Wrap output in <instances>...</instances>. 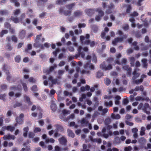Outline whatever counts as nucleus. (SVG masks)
I'll use <instances>...</instances> for the list:
<instances>
[{
    "instance_id": "obj_21",
    "label": "nucleus",
    "mask_w": 151,
    "mask_h": 151,
    "mask_svg": "<svg viewBox=\"0 0 151 151\" xmlns=\"http://www.w3.org/2000/svg\"><path fill=\"white\" fill-rule=\"evenodd\" d=\"M81 14V13L79 12H76L74 13V15L76 17H78L80 16Z\"/></svg>"
},
{
    "instance_id": "obj_57",
    "label": "nucleus",
    "mask_w": 151,
    "mask_h": 151,
    "mask_svg": "<svg viewBox=\"0 0 151 151\" xmlns=\"http://www.w3.org/2000/svg\"><path fill=\"white\" fill-rule=\"evenodd\" d=\"M34 136V134L32 133H30L29 134V137L32 138Z\"/></svg>"
},
{
    "instance_id": "obj_59",
    "label": "nucleus",
    "mask_w": 151,
    "mask_h": 151,
    "mask_svg": "<svg viewBox=\"0 0 151 151\" xmlns=\"http://www.w3.org/2000/svg\"><path fill=\"white\" fill-rule=\"evenodd\" d=\"M118 110V107H115L114 108V112H117Z\"/></svg>"
},
{
    "instance_id": "obj_39",
    "label": "nucleus",
    "mask_w": 151,
    "mask_h": 151,
    "mask_svg": "<svg viewBox=\"0 0 151 151\" xmlns=\"http://www.w3.org/2000/svg\"><path fill=\"white\" fill-rule=\"evenodd\" d=\"M110 51L112 53L114 52L115 51V48L114 47H111L110 49Z\"/></svg>"
},
{
    "instance_id": "obj_20",
    "label": "nucleus",
    "mask_w": 151,
    "mask_h": 151,
    "mask_svg": "<svg viewBox=\"0 0 151 151\" xmlns=\"http://www.w3.org/2000/svg\"><path fill=\"white\" fill-rule=\"evenodd\" d=\"M46 141L47 143H48L49 142L53 143L54 142V140L52 138L50 139H46Z\"/></svg>"
},
{
    "instance_id": "obj_38",
    "label": "nucleus",
    "mask_w": 151,
    "mask_h": 151,
    "mask_svg": "<svg viewBox=\"0 0 151 151\" xmlns=\"http://www.w3.org/2000/svg\"><path fill=\"white\" fill-rule=\"evenodd\" d=\"M39 124L41 126H42L44 124V122L43 120H41L39 122Z\"/></svg>"
},
{
    "instance_id": "obj_13",
    "label": "nucleus",
    "mask_w": 151,
    "mask_h": 151,
    "mask_svg": "<svg viewBox=\"0 0 151 151\" xmlns=\"http://www.w3.org/2000/svg\"><path fill=\"white\" fill-rule=\"evenodd\" d=\"M68 134L69 136L73 137H74V133L70 130L68 131Z\"/></svg>"
},
{
    "instance_id": "obj_16",
    "label": "nucleus",
    "mask_w": 151,
    "mask_h": 151,
    "mask_svg": "<svg viewBox=\"0 0 151 151\" xmlns=\"http://www.w3.org/2000/svg\"><path fill=\"white\" fill-rule=\"evenodd\" d=\"M141 79L139 80H138V81H137L136 83L137 84H138L140 82H142V79L146 77V76L145 75H142L141 76Z\"/></svg>"
},
{
    "instance_id": "obj_7",
    "label": "nucleus",
    "mask_w": 151,
    "mask_h": 151,
    "mask_svg": "<svg viewBox=\"0 0 151 151\" xmlns=\"http://www.w3.org/2000/svg\"><path fill=\"white\" fill-rule=\"evenodd\" d=\"M111 117L112 118L115 119H119L120 118V116L119 114L114 115L112 114L111 115Z\"/></svg>"
},
{
    "instance_id": "obj_22",
    "label": "nucleus",
    "mask_w": 151,
    "mask_h": 151,
    "mask_svg": "<svg viewBox=\"0 0 151 151\" xmlns=\"http://www.w3.org/2000/svg\"><path fill=\"white\" fill-rule=\"evenodd\" d=\"M7 32V30H3L1 33L0 36L2 37L4 34H6Z\"/></svg>"
},
{
    "instance_id": "obj_56",
    "label": "nucleus",
    "mask_w": 151,
    "mask_h": 151,
    "mask_svg": "<svg viewBox=\"0 0 151 151\" xmlns=\"http://www.w3.org/2000/svg\"><path fill=\"white\" fill-rule=\"evenodd\" d=\"M65 64V63L63 61H61L59 64V65L60 66H62L64 65Z\"/></svg>"
},
{
    "instance_id": "obj_3",
    "label": "nucleus",
    "mask_w": 151,
    "mask_h": 151,
    "mask_svg": "<svg viewBox=\"0 0 151 151\" xmlns=\"http://www.w3.org/2000/svg\"><path fill=\"white\" fill-rule=\"evenodd\" d=\"M4 138L5 139H14V136L13 135H5Z\"/></svg>"
},
{
    "instance_id": "obj_42",
    "label": "nucleus",
    "mask_w": 151,
    "mask_h": 151,
    "mask_svg": "<svg viewBox=\"0 0 151 151\" xmlns=\"http://www.w3.org/2000/svg\"><path fill=\"white\" fill-rule=\"evenodd\" d=\"M63 112L64 114H69V112L65 110H64L63 111Z\"/></svg>"
},
{
    "instance_id": "obj_60",
    "label": "nucleus",
    "mask_w": 151,
    "mask_h": 151,
    "mask_svg": "<svg viewBox=\"0 0 151 151\" xmlns=\"http://www.w3.org/2000/svg\"><path fill=\"white\" fill-rule=\"evenodd\" d=\"M113 134L115 135H118L119 134V132L117 131H116L114 132Z\"/></svg>"
},
{
    "instance_id": "obj_31",
    "label": "nucleus",
    "mask_w": 151,
    "mask_h": 151,
    "mask_svg": "<svg viewBox=\"0 0 151 151\" xmlns=\"http://www.w3.org/2000/svg\"><path fill=\"white\" fill-rule=\"evenodd\" d=\"M41 129L40 128L36 127L35 128L34 130V132H37L40 131Z\"/></svg>"
},
{
    "instance_id": "obj_62",
    "label": "nucleus",
    "mask_w": 151,
    "mask_h": 151,
    "mask_svg": "<svg viewBox=\"0 0 151 151\" xmlns=\"http://www.w3.org/2000/svg\"><path fill=\"white\" fill-rule=\"evenodd\" d=\"M138 15V13L137 12H135L132 14V15L133 16H137Z\"/></svg>"
},
{
    "instance_id": "obj_1",
    "label": "nucleus",
    "mask_w": 151,
    "mask_h": 151,
    "mask_svg": "<svg viewBox=\"0 0 151 151\" xmlns=\"http://www.w3.org/2000/svg\"><path fill=\"white\" fill-rule=\"evenodd\" d=\"M89 37V35L88 34H87L86 35V37L85 38L83 36H81L80 37V40L82 42V43H83V40H85L86 41V42L85 43V44H88L89 43L91 46L92 47H93L94 45V42L93 41H92L91 42H89L88 40H87L88 38Z\"/></svg>"
},
{
    "instance_id": "obj_24",
    "label": "nucleus",
    "mask_w": 151,
    "mask_h": 151,
    "mask_svg": "<svg viewBox=\"0 0 151 151\" xmlns=\"http://www.w3.org/2000/svg\"><path fill=\"white\" fill-rule=\"evenodd\" d=\"M15 60L16 62H19L20 60V57L19 56H16L15 57Z\"/></svg>"
},
{
    "instance_id": "obj_46",
    "label": "nucleus",
    "mask_w": 151,
    "mask_h": 151,
    "mask_svg": "<svg viewBox=\"0 0 151 151\" xmlns=\"http://www.w3.org/2000/svg\"><path fill=\"white\" fill-rule=\"evenodd\" d=\"M55 92V91L54 90H52L50 91V93L52 95L54 94Z\"/></svg>"
},
{
    "instance_id": "obj_55",
    "label": "nucleus",
    "mask_w": 151,
    "mask_h": 151,
    "mask_svg": "<svg viewBox=\"0 0 151 151\" xmlns=\"http://www.w3.org/2000/svg\"><path fill=\"white\" fill-rule=\"evenodd\" d=\"M60 148L58 146H56L55 147V150L56 151H59L60 150Z\"/></svg>"
},
{
    "instance_id": "obj_50",
    "label": "nucleus",
    "mask_w": 151,
    "mask_h": 151,
    "mask_svg": "<svg viewBox=\"0 0 151 151\" xmlns=\"http://www.w3.org/2000/svg\"><path fill=\"white\" fill-rule=\"evenodd\" d=\"M19 11L18 10H16L14 13V15H16L19 13Z\"/></svg>"
},
{
    "instance_id": "obj_43",
    "label": "nucleus",
    "mask_w": 151,
    "mask_h": 151,
    "mask_svg": "<svg viewBox=\"0 0 151 151\" xmlns=\"http://www.w3.org/2000/svg\"><path fill=\"white\" fill-rule=\"evenodd\" d=\"M25 99L26 102L29 103V98L27 96L25 97Z\"/></svg>"
},
{
    "instance_id": "obj_63",
    "label": "nucleus",
    "mask_w": 151,
    "mask_h": 151,
    "mask_svg": "<svg viewBox=\"0 0 151 151\" xmlns=\"http://www.w3.org/2000/svg\"><path fill=\"white\" fill-rule=\"evenodd\" d=\"M124 112V109H122L120 111V114H123Z\"/></svg>"
},
{
    "instance_id": "obj_9",
    "label": "nucleus",
    "mask_w": 151,
    "mask_h": 151,
    "mask_svg": "<svg viewBox=\"0 0 151 151\" xmlns=\"http://www.w3.org/2000/svg\"><path fill=\"white\" fill-rule=\"evenodd\" d=\"M88 67L90 69H93L94 68L93 65L89 64H87L85 66V68H87Z\"/></svg>"
},
{
    "instance_id": "obj_2",
    "label": "nucleus",
    "mask_w": 151,
    "mask_h": 151,
    "mask_svg": "<svg viewBox=\"0 0 151 151\" xmlns=\"http://www.w3.org/2000/svg\"><path fill=\"white\" fill-rule=\"evenodd\" d=\"M24 115L23 114H22L20 115L19 117V118H17L16 119V122L17 123L19 124H21L23 122L22 119Z\"/></svg>"
},
{
    "instance_id": "obj_49",
    "label": "nucleus",
    "mask_w": 151,
    "mask_h": 151,
    "mask_svg": "<svg viewBox=\"0 0 151 151\" xmlns=\"http://www.w3.org/2000/svg\"><path fill=\"white\" fill-rule=\"evenodd\" d=\"M132 112L133 114H136L138 112L137 110L136 109H134L133 110Z\"/></svg>"
},
{
    "instance_id": "obj_12",
    "label": "nucleus",
    "mask_w": 151,
    "mask_h": 151,
    "mask_svg": "<svg viewBox=\"0 0 151 151\" xmlns=\"http://www.w3.org/2000/svg\"><path fill=\"white\" fill-rule=\"evenodd\" d=\"M24 133L23 134V135L24 137H25L27 135V132L28 130V128L27 127H25L24 128Z\"/></svg>"
},
{
    "instance_id": "obj_11",
    "label": "nucleus",
    "mask_w": 151,
    "mask_h": 151,
    "mask_svg": "<svg viewBox=\"0 0 151 151\" xmlns=\"http://www.w3.org/2000/svg\"><path fill=\"white\" fill-rule=\"evenodd\" d=\"M145 129L143 127H142L141 128V131H140V134L141 135H144L145 134Z\"/></svg>"
},
{
    "instance_id": "obj_32",
    "label": "nucleus",
    "mask_w": 151,
    "mask_h": 151,
    "mask_svg": "<svg viewBox=\"0 0 151 151\" xmlns=\"http://www.w3.org/2000/svg\"><path fill=\"white\" fill-rule=\"evenodd\" d=\"M86 24H78L79 28L84 27H85Z\"/></svg>"
},
{
    "instance_id": "obj_33",
    "label": "nucleus",
    "mask_w": 151,
    "mask_h": 151,
    "mask_svg": "<svg viewBox=\"0 0 151 151\" xmlns=\"http://www.w3.org/2000/svg\"><path fill=\"white\" fill-rule=\"evenodd\" d=\"M11 39L13 41L15 42H17V39L14 36H12L11 38Z\"/></svg>"
},
{
    "instance_id": "obj_45",
    "label": "nucleus",
    "mask_w": 151,
    "mask_h": 151,
    "mask_svg": "<svg viewBox=\"0 0 151 151\" xmlns=\"http://www.w3.org/2000/svg\"><path fill=\"white\" fill-rule=\"evenodd\" d=\"M126 123L127 125H128L129 126H132L133 124L132 123L129 122L127 121V122H126Z\"/></svg>"
},
{
    "instance_id": "obj_27",
    "label": "nucleus",
    "mask_w": 151,
    "mask_h": 151,
    "mask_svg": "<svg viewBox=\"0 0 151 151\" xmlns=\"http://www.w3.org/2000/svg\"><path fill=\"white\" fill-rule=\"evenodd\" d=\"M20 36L21 38H23L25 35V32L24 31H22L20 34Z\"/></svg>"
},
{
    "instance_id": "obj_10",
    "label": "nucleus",
    "mask_w": 151,
    "mask_h": 151,
    "mask_svg": "<svg viewBox=\"0 0 151 151\" xmlns=\"http://www.w3.org/2000/svg\"><path fill=\"white\" fill-rule=\"evenodd\" d=\"M21 89V88H19L18 87H17V88L13 87L11 89L12 91H15L16 92L17 91H20Z\"/></svg>"
},
{
    "instance_id": "obj_30",
    "label": "nucleus",
    "mask_w": 151,
    "mask_h": 151,
    "mask_svg": "<svg viewBox=\"0 0 151 151\" xmlns=\"http://www.w3.org/2000/svg\"><path fill=\"white\" fill-rule=\"evenodd\" d=\"M132 147L130 146H129L128 147H125L124 150L125 151H130Z\"/></svg>"
},
{
    "instance_id": "obj_48",
    "label": "nucleus",
    "mask_w": 151,
    "mask_h": 151,
    "mask_svg": "<svg viewBox=\"0 0 151 151\" xmlns=\"http://www.w3.org/2000/svg\"><path fill=\"white\" fill-rule=\"evenodd\" d=\"M143 104L142 103L140 104L138 106V108L139 109H140L142 107Z\"/></svg>"
},
{
    "instance_id": "obj_25",
    "label": "nucleus",
    "mask_w": 151,
    "mask_h": 151,
    "mask_svg": "<svg viewBox=\"0 0 151 151\" xmlns=\"http://www.w3.org/2000/svg\"><path fill=\"white\" fill-rule=\"evenodd\" d=\"M11 1L12 2H14L15 3V5L16 6H18L19 5V4L18 2H17L16 0H11Z\"/></svg>"
},
{
    "instance_id": "obj_17",
    "label": "nucleus",
    "mask_w": 151,
    "mask_h": 151,
    "mask_svg": "<svg viewBox=\"0 0 151 151\" xmlns=\"http://www.w3.org/2000/svg\"><path fill=\"white\" fill-rule=\"evenodd\" d=\"M129 21L132 22V27H135V24L134 23V19L133 18H131L129 19Z\"/></svg>"
},
{
    "instance_id": "obj_41",
    "label": "nucleus",
    "mask_w": 151,
    "mask_h": 151,
    "mask_svg": "<svg viewBox=\"0 0 151 151\" xmlns=\"http://www.w3.org/2000/svg\"><path fill=\"white\" fill-rule=\"evenodd\" d=\"M37 90V86H33L32 88V90L33 91H36Z\"/></svg>"
},
{
    "instance_id": "obj_15",
    "label": "nucleus",
    "mask_w": 151,
    "mask_h": 151,
    "mask_svg": "<svg viewBox=\"0 0 151 151\" xmlns=\"http://www.w3.org/2000/svg\"><path fill=\"white\" fill-rule=\"evenodd\" d=\"M51 107L52 110L53 111H54L55 110L56 107V105L55 104H52L51 105Z\"/></svg>"
},
{
    "instance_id": "obj_19",
    "label": "nucleus",
    "mask_w": 151,
    "mask_h": 151,
    "mask_svg": "<svg viewBox=\"0 0 151 151\" xmlns=\"http://www.w3.org/2000/svg\"><path fill=\"white\" fill-rule=\"evenodd\" d=\"M6 129L12 132L14 130V128L13 127H12L11 126H8L6 127Z\"/></svg>"
},
{
    "instance_id": "obj_40",
    "label": "nucleus",
    "mask_w": 151,
    "mask_h": 151,
    "mask_svg": "<svg viewBox=\"0 0 151 151\" xmlns=\"http://www.w3.org/2000/svg\"><path fill=\"white\" fill-rule=\"evenodd\" d=\"M131 109V106L129 105L127 106L126 107V110L128 111H129Z\"/></svg>"
},
{
    "instance_id": "obj_4",
    "label": "nucleus",
    "mask_w": 151,
    "mask_h": 151,
    "mask_svg": "<svg viewBox=\"0 0 151 151\" xmlns=\"http://www.w3.org/2000/svg\"><path fill=\"white\" fill-rule=\"evenodd\" d=\"M121 97L119 96H116L115 97V104L118 105L119 104V100L120 99Z\"/></svg>"
},
{
    "instance_id": "obj_35",
    "label": "nucleus",
    "mask_w": 151,
    "mask_h": 151,
    "mask_svg": "<svg viewBox=\"0 0 151 151\" xmlns=\"http://www.w3.org/2000/svg\"><path fill=\"white\" fill-rule=\"evenodd\" d=\"M132 131L134 133H136L138 131V129L137 128H135L132 129Z\"/></svg>"
},
{
    "instance_id": "obj_26",
    "label": "nucleus",
    "mask_w": 151,
    "mask_h": 151,
    "mask_svg": "<svg viewBox=\"0 0 151 151\" xmlns=\"http://www.w3.org/2000/svg\"><path fill=\"white\" fill-rule=\"evenodd\" d=\"M105 104L107 106H111L112 105V102L111 101H110L109 102V103L107 102H106L105 103Z\"/></svg>"
},
{
    "instance_id": "obj_36",
    "label": "nucleus",
    "mask_w": 151,
    "mask_h": 151,
    "mask_svg": "<svg viewBox=\"0 0 151 151\" xmlns=\"http://www.w3.org/2000/svg\"><path fill=\"white\" fill-rule=\"evenodd\" d=\"M82 32V31L81 30H79L78 31V30H76L75 31V33L77 35H78L79 34L81 33Z\"/></svg>"
},
{
    "instance_id": "obj_14",
    "label": "nucleus",
    "mask_w": 151,
    "mask_h": 151,
    "mask_svg": "<svg viewBox=\"0 0 151 151\" xmlns=\"http://www.w3.org/2000/svg\"><path fill=\"white\" fill-rule=\"evenodd\" d=\"M122 41V38H117L115 40L112 42V44L113 45L116 44L117 42L119 41Z\"/></svg>"
},
{
    "instance_id": "obj_61",
    "label": "nucleus",
    "mask_w": 151,
    "mask_h": 151,
    "mask_svg": "<svg viewBox=\"0 0 151 151\" xmlns=\"http://www.w3.org/2000/svg\"><path fill=\"white\" fill-rule=\"evenodd\" d=\"M112 68L111 66L110 65H109L106 68V69H108V70H110Z\"/></svg>"
},
{
    "instance_id": "obj_53",
    "label": "nucleus",
    "mask_w": 151,
    "mask_h": 151,
    "mask_svg": "<svg viewBox=\"0 0 151 151\" xmlns=\"http://www.w3.org/2000/svg\"><path fill=\"white\" fill-rule=\"evenodd\" d=\"M22 85L23 87L24 90L25 91H26L27 89V88L26 86L25 85V84H24L23 83V84H22Z\"/></svg>"
},
{
    "instance_id": "obj_8",
    "label": "nucleus",
    "mask_w": 151,
    "mask_h": 151,
    "mask_svg": "<svg viewBox=\"0 0 151 151\" xmlns=\"http://www.w3.org/2000/svg\"><path fill=\"white\" fill-rule=\"evenodd\" d=\"M59 141L61 143H65L66 142V141L65 138L63 137L59 139Z\"/></svg>"
},
{
    "instance_id": "obj_18",
    "label": "nucleus",
    "mask_w": 151,
    "mask_h": 151,
    "mask_svg": "<svg viewBox=\"0 0 151 151\" xmlns=\"http://www.w3.org/2000/svg\"><path fill=\"white\" fill-rule=\"evenodd\" d=\"M142 62L145 68H146L147 66V60L145 59H143L142 60Z\"/></svg>"
},
{
    "instance_id": "obj_52",
    "label": "nucleus",
    "mask_w": 151,
    "mask_h": 151,
    "mask_svg": "<svg viewBox=\"0 0 151 151\" xmlns=\"http://www.w3.org/2000/svg\"><path fill=\"white\" fill-rule=\"evenodd\" d=\"M41 35H37L36 37V40L37 41L38 40L41 36Z\"/></svg>"
},
{
    "instance_id": "obj_58",
    "label": "nucleus",
    "mask_w": 151,
    "mask_h": 151,
    "mask_svg": "<svg viewBox=\"0 0 151 151\" xmlns=\"http://www.w3.org/2000/svg\"><path fill=\"white\" fill-rule=\"evenodd\" d=\"M138 104V103L137 102H134L132 104V105L134 106H137Z\"/></svg>"
},
{
    "instance_id": "obj_47",
    "label": "nucleus",
    "mask_w": 151,
    "mask_h": 151,
    "mask_svg": "<svg viewBox=\"0 0 151 151\" xmlns=\"http://www.w3.org/2000/svg\"><path fill=\"white\" fill-rule=\"evenodd\" d=\"M13 21L15 23L18 22V20L17 18H14L13 19Z\"/></svg>"
},
{
    "instance_id": "obj_54",
    "label": "nucleus",
    "mask_w": 151,
    "mask_h": 151,
    "mask_svg": "<svg viewBox=\"0 0 151 151\" xmlns=\"http://www.w3.org/2000/svg\"><path fill=\"white\" fill-rule=\"evenodd\" d=\"M31 48H32V46L31 45H27V50L31 49Z\"/></svg>"
},
{
    "instance_id": "obj_51",
    "label": "nucleus",
    "mask_w": 151,
    "mask_h": 151,
    "mask_svg": "<svg viewBox=\"0 0 151 151\" xmlns=\"http://www.w3.org/2000/svg\"><path fill=\"white\" fill-rule=\"evenodd\" d=\"M39 138L38 137H36L33 139V141L34 142H36L39 140Z\"/></svg>"
},
{
    "instance_id": "obj_23",
    "label": "nucleus",
    "mask_w": 151,
    "mask_h": 151,
    "mask_svg": "<svg viewBox=\"0 0 151 151\" xmlns=\"http://www.w3.org/2000/svg\"><path fill=\"white\" fill-rule=\"evenodd\" d=\"M139 141L140 143H143L146 142V140L144 138H141L139 139Z\"/></svg>"
},
{
    "instance_id": "obj_34",
    "label": "nucleus",
    "mask_w": 151,
    "mask_h": 151,
    "mask_svg": "<svg viewBox=\"0 0 151 151\" xmlns=\"http://www.w3.org/2000/svg\"><path fill=\"white\" fill-rule=\"evenodd\" d=\"M86 98V96L85 94H82L81 98L80 99V100L81 101H83V99H85Z\"/></svg>"
},
{
    "instance_id": "obj_44",
    "label": "nucleus",
    "mask_w": 151,
    "mask_h": 151,
    "mask_svg": "<svg viewBox=\"0 0 151 151\" xmlns=\"http://www.w3.org/2000/svg\"><path fill=\"white\" fill-rule=\"evenodd\" d=\"M29 59L28 58H25L24 59L23 61L24 62L26 63L28 62L29 61Z\"/></svg>"
},
{
    "instance_id": "obj_6",
    "label": "nucleus",
    "mask_w": 151,
    "mask_h": 151,
    "mask_svg": "<svg viewBox=\"0 0 151 151\" xmlns=\"http://www.w3.org/2000/svg\"><path fill=\"white\" fill-rule=\"evenodd\" d=\"M90 87L88 86H86L85 87H82L81 88V91H82L86 90H88L89 89Z\"/></svg>"
},
{
    "instance_id": "obj_37",
    "label": "nucleus",
    "mask_w": 151,
    "mask_h": 151,
    "mask_svg": "<svg viewBox=\"0 0 151 151\" xmlns=\"http://www.w3.org/2000/svg\"><path fill=\"white\" fill-rule=\"evenodd\" d=\"M59 50L58 49H57L56 50L55 52H53V54L55 56H56L57 55V52L59 51Z\"/></svg>"
},
{
    "instance_id": "obj_28",
    "label": "nucleus",
    "mask_w": 151,
    "mask_h": 151,
    "mask_svg": "<svg viewBox=\"0 0 151 151\" xmlns=\"http://www.w3.org/2000/svg\"><path fill=\"white\" fill-rule=\"evenodd\" d=\"M128 103V100L127 99H125L123 100V104L126 105Z\"/></svg>"
},
{
    "instance_id": "obj_64",
    "label": "nucleus",
    "mask_w": 151,
    "mask_h": 151,
    "mask_svg": "<svg viewBox=\"0 0 151 151\" xmlns=\"http://www.w3.org/2000/svg\"><path fill=\"white\" fill-rule=\"evenodd\" d=\"M131 142V140L129 139H128L126 141V143L127 144H129Z\"/></svg>"
},
{
    "instance_id": "obj_5",
    "label": "nucleus",
    "mask_w": 151,
    "mask_h": 151,
    "mask_svg": "<svg viewBox=\"0 0 151 151\" xmlns=\"http://www.w3.org/2000/svg\"><path fill=\"white\" fill-rule=\"evenodd\" d=\"M103 15V13L101 11L99 13V15L98 16H97L96 17V21H98L100 19L101 17Z\"/></svg>"
},
{
    "instance_id": "obj_29",
    "label": "nucleus",
    "mask_w": 151,
    "mask_h": 151,
    "mask_svg": "<svg viewBox=\"0 0 151 151\" xmlns=\"http://www.w3.org/2000/svg\"><path fill=\"white\" fill-rule=\"evenodd\" d=\"M104 82L106 85H108L110 83L111 81L109 79H106L105 80Z\"/></svg>"
}]
</instances>
